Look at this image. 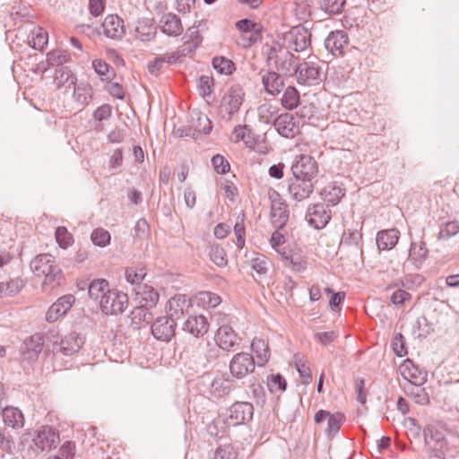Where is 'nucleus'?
Wrapping results in <instances>:
<instances>
[{"mask_svg": "<svg viewBox=\"0 0 459 459\" xmlns=\"http://www.w3.org/2000/svg\"><path fill=\"white\" fill-rule=\"evenodd\" d=\"M31 272L36 277H44L42 288L50 290L60 286L65 281L62 269L56 261V257L48 253L36 255L30 263Z\"/></svg>", "mask_w": 459, "mask_h": 459, "instance_id": "1", "label": "nucleus"}, {"mask_svg": "<svg viewBox=\"0 0 459 459\" xmlns=\"http://www.w3.org/2000/svg\"><path fill=\"white\" fill-rule=\"evenodd\" d=\"M424 443L431 459H446L450 450L449 442L444 432L435 425L429 424L422 430Z\"/></svg>", "mask_w": 459, "mask_h": 459, "instance_id": "2", "label": "nucleus"}, {"mask_svg": "<svg viewBox=\"0 0 459 459\" xmlns=\"http://www.w3.org/2000/svg\"><path fill=\"white\" fill-rule=\"evenodd\" d=\"M246 92L240 84L230 86L221 100L220 113L222 119L230 121L244 102Z\"/></svg>", "mask_w": 459, "mask_h": 459, "instance_id": "3", "label": "nucleus"}, {"mask_svg": "<svg viewBox=\"0 0 459 459\" xmlns=\"http://www.w3.org/2000/svg\"><path fill=\"white\" fill-rule=\"evenodd\" d=\"M254 405L248 402L236 401L226 410L225 422L232 427L246 425L253 420Z\"/></svg>", "mask_w": 459, "mask_h": 459, "instance_id": "4", "label": "nucleus"}, {"mask_svg": "<svg viewBox=\"0 0 459 459\" xmlns=\"http://www.w3.org/2000/svg\"><path fill=\"white\" fill-rule=\"evenodd\" d=\"M129 303L126 293L116 288L112 289L104 299L100 302V307L105 315L117 316L125 312Z\"/></svg>", "mask_w": 459, "mask_h": 459, "instance_id": "5", "label": "nucleus"}, {"mask_svg": "<svg viewBox=\"0 0 459 459\" xmlns=\"http://www.w3.org/2000/svg\"><path fill=\"white\" fill-rule=\"evenodd\" d=\"M255 368V359L248 352L236 353L230 361L229 369L230 377L234 379H242Z\"/></svg>", "mask_w": 459, "mask_h": 459, "instance_id": "6", "label": "nucleus"}, {"mask_svg": "<svg viewBox=\"0 0 459 459\" xmlns=\"http://www.w3.org/2000/svg\"><path fill=\"white\" fill-rule=\"evenodd\" d=\"M293 176L314 180L319 173L318 162L308 154L297 155L290 167Z\"/></svg>", "mask_w": 459, "mask_h": 459, "instance_id": "7", "label": "nucleus"}, {"mask_svg": "<svg viewBox=\"0 0 459 459\" xmlns=\"http://www.w3.org/2000/svg\"><path fill=\"white\" fill-rule=\"evenodd\" d=\"M306 221L316 230L324 229L332 218L329 204L317 203L309 204L306 212Z\"/></svg>", "mask_w": 459, "mask_h": 459, "instance_id": "8", "label": "nucleus"}, {"mask_svg": "<svg viewBox=\"0 0 459 459\" xmlns=\"http://www.w3.org/2000/svg\"><path fill=\"white\" fill-rule=\"evenodd\" d=\"M314 180L293 176L288 179V192L290 196L297 201L301 202L308 198L314 192Z\"/></svg>", "mask_w": 459, "mask_h": 459, "instance_id": "9", "label": "nucleus"}, {"mask_svg": "<svg viewBox=\"0 0 459 459\" xmlns=\"http://www.w3.org/2000/svg\"><path fill=\"white\" fill-rule=\"evenodd\" d=\"M315 422L320 424L327 420V428L325 433L329 438H332L336 433L339 432L340 429L345 422V415L342 412L331 413L325 410H319L315 414Z\"/></svg>", "mask_w": 459, "mask_h": 459, "instance_id": "10", "label": "nucleus"}, {"mask_svg": "<svg viewBox=\"0 0 459 459\" xmlns=\"http://www.w3.org/2000/svg\"><path fill=\"white\" fill-rule=\"evenodd\" d=\"M177 323L173 317L160 316L152 324V333L159 341L169 342L176 333Z\"/></svg>", "mask_w": 459, "mask_h": 459, "instance_id": "11", "label": "nucleus"}, {"mask_svg": "<svg viewBox=\"0 0 459 459\" xmlns=\"http://www.w3.org/2000/svg\"><path fill=\"white\" fill-rule=\"evenodd\" d=\"M321 69L317 64L304 61L296 67V79L299 84L311 85L320 80Z\"/></svg>", "mask_w": 459, "mask_h": 459, "instance_id": "12", "label": "nucleus"}, {"mask_svg": "<svg viewBox=\"0 0 459 459\" xmlns=\"http://www.w3.org/2000/svg\"><path fill=\"white\" fill-rule=\"evenodd\" d=\"M276 131L283 137L293 138L299 132V121L291 113H283L277 116L273 122Z\"/></svg>", "mask_w": 459, "mask_h": 459, "instance_id": "13", "label": "nucleus"}, {"mask_svg": "<svg viewBox=\"0 0 459 459\" xmlns=\"http://www.w3.org/2000/svg\"><path fill=\"white\" fill-rule=\"evenodd\" d=\"M32 441L41 451H49L59 442V432L51 426H42Z\"/></svg>", "mask_w": 459, "mask_h": 459, "instance_id": "14", "label": "nucleus"}, {"mask_svg": "<svg viewBox=\"0 0 459 459\" xmlns=\"http://www.w3.org/2000/svg\"><path fill=\"white\" fill-rule=\"evenodd\" d=\"M349 45V36L342 30L331 31L325 40V48L333 56H342Z\"/></svg>", "mask_w": 459, "mask_h": 459, "instance_id": "15", "label": "nucleus"}, {"mask_svg": "<svg viewBox=\"0 0 459 459\" xmlns=\"http://www.w3.org/2000/svg\"><path fill=\"white\" fill-rule=\"evenodd\" d=\"M75 298L72 294H66L60 297L55 303H53L46 313V320L48 323H54L59 319V317L66 315L71 309Z\"/></svg>", "mask_w": 459, "mask_h": 459, "instance_id": "16", "label": "nucleus"}, {"mask_svg": "<svg viewBox=\"0 0 459 459\" xmlns=\"http://www.w3.org/2000/svg\"><path fill=\"white\" fill-rule=\"evenodd\" d=\"M43 344L44 339L39 333L33 334L27 338L20 349L23 360L30 362L37 360L42 351Z\"/></svg>", "mask_w": 459, "mask_h": 459, "instance_id": "17", "label": "nucleus"}, {"mask_svg": "<svg viewBox=\"0 0 459 459\" xmlns=\"http://www.w3.org/2000/svg\"><path fill=\"white\" fill-rule=\"evenodd\" d=\"M310 38L311 33L302 24L292 27L286 34V39L293 45L292 49L296 52L305 50L311 43Z\"/></svg>", "mask_w": 459, "mask_h": 459, "instance_id": "18", "label": "nucleus"}, {"mask_svg": "<svg viewBox=\"0 0 459 459\" xmlns=\"http://www.w3.org/2000/svg\"><path fill=\"white\" fill-rule=\"evenodd\" d=\"M106 37L119 40L126 35L124 20L117 14H108L101 24Z\"/></svg>", "mask_w": 459, "mask_h": 459, "instance_id": "19", "label": "nucleus"}, {"mask_svg": "<svg viewBox=\"0 0 459 459\" xmlns=\"http://www.w3.org/2000/svg\"><path fill=\"white\" fill-rule=\"evenodd\" d=\"M214 340L216 345L225 351H233L235 346L238 345V334L229 325H222L218 328Z\"/></svg>", "mask_w": 459, "mask_h": 459, "instance_id": "20", "label": "nucleus"}, {"mask_svg": "<svg viewBox=\"0 0 459 459\" xmlns=\"http://www.w3.org/2000/svg\"><path fill=\"white\" fill-rule=\"evenodd\" d=\"M401 237L397 228L381 230L377 233L376 243L378 252L388 251L395 247Z\"/></svg>", "mask_w": 459, "mask_h": 459, "instance_id": "21", "label": "nucleus"}, {"mask_svg": "<svg viewBox=\"0 0 459 459\" xmlns=\"http://www.w3.org/2000/svg\"><path fill=\"white\" fill-rule=\"evenodd\" d=\"M290 219L289 204L286 201L273 204L270 210L271 223L275 229L284 230Z\"/></svg>", "mask_w": 459, "mask_h": 459, "instance_id": "22", "label": "nucleus"}, {"mask_svg": "<svg viewBox=\"0 0 459 459\" xmlns=\"http://www.w3.org/2000/svg\"><path fill=\"white\" fill-rule=\"evenodd\" d=\"M162 33L169 37H177L183 32L181 19L173 13H164L159 22Z\"/></svg>", "mask_w": 459, "mask_h": 459, "instance_id": "23", "label": "nucleus"}, {"mask_svg": "<svg viewBox=\"0 0 459 459\" xmlns=\"http://www.w3.org/2000/svg\"><path fill=\"white\" fill-rule=\"evenodd\" d=\"M84 344V337L75 331L65 335L60 342V351L65 356L77 353Z\"/></svg>", "mask_w": 459, "mask_h": 459, "instance_id": "24", "label": "nucleus"}, {"mask_svg": "<svg viewBox=\"0 0 459 459\" xmlns=\"http://www.w3.org/2000/svg\"><path fill=\"white\" fill-rule=\"evenodd\" d=\"M319 194L327 204L336 205L344 197L346 189L342 184L333 181L325 186Z\"/></svg>", "mask_w": 459, "mask_h": 459, "instance_id": "25", "label": "nucleus"}, {"mask_svg": "<svg viewBox=\"0 0 459 459\" xmlns=\"http://www.w3.org/2000/svg\"><path fill=\"white\" fill-rule=\"evenodd\" d=\"M235 389L234 379L231 377L214 378L210 386V394L216 399H223L228 397Z\"/></svg>", "mask_w": 459, "mask_h": 459, "instance_id": "26", "label": "nucleus"}, {"mask_svg": "<svg viewBox=\"0 0 459 459\" xmlns=\"http://www.w3.org/2000/svg\"><path fill=\"white\" fill-rule=\"evenodd\" d=\"M209 323L207 318L203 316H190L183 325V330L191 333L195 337L203 336L208 332Z\"/></svg>", "mask_w": 459, "mask_h": 459, "instance_id": "27", "label": "nucleus"}, {"mask_svg": "<svg viewBox=\"0 0 459 459\" xmlns=\"http://www.w3.org/2000/svg\"><path fill=\"white\" fill-rule=\"evenodd\" d=\"M262 82L265 91L273 96L279 94L284 87V81L281 75L274 71H268L264 74Z\"/></svg>", "mask_w": 459, "mask_h": 459, "instance_id": "28", "label": "nucleus"}, {"mask_svg": "<svg viewBox=\"0 0 459 459\" xmlns=\"http://www.w3.org/2000/svg\"><path fill=\"white\" fill-rule=\"evenodd\" d=\"M111 290L112 289L109 287L108 280L98 278L90 282L88 286V294L91 299L101 302V299H104L107 293L108 294Z\"/></svg>", "mask_w": 459, "mask_h": 459, "instance_id": "29", "label": "nucleus"}, {"mask_svg": "<svg viewBox=\"0 0 459 459\" xmlns=\"http://www.w3.org/2000/svg\"><path fill=\"white\" fill-rule=\"evenodd\" d=\"M137 295L141 298V305L147 308H153L159 302L160 294L157 290L148 284L138 286Z\"/></svg>", "mask_w": 459, "mask_h": 459, "instance_id": "30", "label": "nucleus"}, {"mask_svg": "<svg viewBox=\"0 0 459 459\" xmlns=\"http://www.w3.org/2000/svg\"><path fill=\"white\" fill-rule=\"evenodd\" d=\"M135 32L137 37L143 41H148L154 39L157 34V27L155 25L154 19H140L135 28Z\"/></svg>", "mask_w": 459, "mask_h": 459, "instance_id": "31", "label": "nucleus"}, {"mask_svg": "<svg viewBox=\"0 0 459 459\" xmlns=\"http://www.w3.org/2000/svg\"><path fill=\"white\" fill-rule=\"evenodd\" d=\"M341 243L346 246H354L358 249L360 257H363V234L360 230H345L342 233Z\"/></svg>", "mask_w": 459, "mask_h": 459, "instance_id": "32", "label": "nucleus"}, {"mask_svg": "<svg viewBox=\"0 0 459 459\" xmlns=\"http://www.w3.org/2000/svg\"><path fill=\"white\" fill-rule=\"evenodd\" d=\"M26 281L20 277L0 282V299L15 297L25 287Z\"/></svg>", "mask_w": 459, "mask_h": 459, "instance_id": "33", "label": "nucleus"}, {"mask_svg": "<svg viewBox=\"0 0 459 459\" xmlns=\"http://www.w3.org/2000/svg\"><path fill=\"white\" fill-rule=\"evenodd\" d=\"M212 407V402L203 396L194 401L193 411L201 418L202 422L205 423L213 419Z\"/></svg>", "mask_w": 459, "mask_h": 459, "instance_id": "34", "label": "nucleus"}, {"mask_svg": "<svg viewBox=\"0 0 459 459\" xmlns=\"http://www.w3.org/2000/svg\"><path fill=\"white\" fill-rule=\"evenodd\" d=\"M2 415L5 425L13 429L23 427L24 417L22 412L18 408L6 406L2 409Z\"/></svg>", "mask_w": 459, "mask_h": 459, "instance_id": "35", "label": "nucleus"}, {"mask_svg": "<svg viewBox=\"0 0 459 459\" xmlns=\"http://www.w3.org/2000/svg\"><path fill=\"white\" fill-rule=\"evenodd\" d=\"M230 426V425H228V423L225 422V418L221 420L220 417H217L212 419L206 424V431L211 437L218 441L226 436Z\"/></svg>", "mask_w": 459, "mask_h": 459, "instance_id": "36", "label": "nucleus"}, {"mask_svg": "<svg viewBox=\"0 0 459 459\" xmlns=\"http://www.w3.org/2000/svg\"><path fill=\"white\" fill-rule=\"evenodd\" d=\"M298 56H295L291 52L285 51L280 58L279 65H276L277 70L281 71L285 76H296V67L298 64Z\"/></svg>", "mask_w": 459, "mask_h": 459, "instance_id": "37", "label": "nucleus"}, {"mask_svg": "<svg viewBox=\"0 0 459 459\" xmlns=\"http://www.w3.org/2000/svg\"><path fill=\"white\" fill-rule=\"evenodd\" d=\"M76 81V76L72 73L69 67L61 66L60 68L56 69L54 82L56 84L58 89L64 86L70 88L71 86L75 85Z\"/></svg>", "mask_w": 459, "mask_h": 459, "instance_id": "38", "label": "nucleus"}, {"mask_svg": "<svg viewBox=\"0 0 459 459\" xmlns=\"http://www.w3.org/2000/svg\"><path fill=\"white\" fill-rule=\"evenodd\" d=\"M250 266L256 273L259 279H264L269 273L272 262L266 255L257 254L255 258L250 260Z\"/></svg>", "mask_w": 459, "mask_h": 459, "instance_id": "39", "label": "nucleus"}, {"mask_svg": "<svg viewBox=\"0 0 459 459\" xmlns=\"http://www.w3.org/2000/svg\"><path fill=\"white\" fill-rule=\"evenodd\" d=\"M251 350L258 359L257 365L264 366L270 359L268 343L262 338H255L251 343Z\"/></svg>", "mask_w": 459, "mask_h": 459, "instance_id": "40", "label": "nucleus"}, {"mask_svg": "<svg viewBox=\"0 0 459 459\" xmlns=\"http://www.w3.org/2000/svg\"><path fill=\"white\" fill-rule=\"evenodd\" d=\"M73 86L74 97L76 101L82 106V108L88 105L93 95V89L91 85L88 82H81L78 85L75 84Z\"/></svg>", "mask_w": 459, "mask_h": 459, "instance_id": "41", "label": "nucleus"}, {"mask_svg": "<svg viewBox=\"0 0 459 459\" xmlns=\"http://www.w3.org/2000/svg\"><path fill=\"white\" fill-rule=\"evenodd\" d=\"M190 127L194 133L198 134L199 138L202 134H209L212 132V123L207 115L198 112L196 113V118H193L192 126H190Z\"/></svg>", "mask_w": 459, "mask_h": 459, "instance_id": "42", "label": "nucleus"}, {"mask_svg": "<svg viewBox=\"0 0 459 459\" xmlns=\"http://www.w3.org/2000/svg\"><path fill=\"white\" fill-rule=\"evenodd\" d=\"M408 387L405 388V393L407 395L411 396L415 403L420 405H426L429 403V394L426 392L425 388H423L422 385L417 384H408Z\"/></svg>", "mask_w": 459, "mask_h": 459, "instance_id": "43", "label": "nucleus"}, {"mask_svg": "<svg viewBox=\"0 0 459 459\" xmlns=\"http://www.w3.org/2000/svg\"><path fill=\"white\" fill-rule=\"evenodd\" d=\"M233 134L236 135V142L243 141L247 147H253L257 143L255 134L247 125L237 126Z\"/></svg>", "mask_w": 459, "mask_h": 459, "instance_id": "44", "label": "nucleus"}, {"mask_svg": "<svg viewBox=\"0 0 459 459\" xmlns=\"http://www.w3.org/2000/svg\"><path fill=\"white\" fill-rule=\"evenodd\" d=\"M92 68L100 76L102 81L113 80L117 75L115 69L106 61L100 58L92 61Z\"/></svg>", "mask_w": 459, "mask_h": 459, "instance_id": "45", "label": "nucleus"}, {"mask_svg": "<svg viewBox=\"0 0 459 459\" xmlns=\"http://www.w3.org/2000/svg\"><path fill=\"white\" fill-rule=\"evenodd\" d=\"M281 101L282 107L288 110L296 108L300 101L299 91L294 86H288L284 91Z\"/></svg>", "mask_w": 459, "mask_h": 459, "instance_id": "46", "label": "nucleus"}, {"mask_svg": "<svg viewBox=\"0 0 459 459\" xmlns=\"http://www.w3.org/2000/svg\"><path fill=\"white\" fill-rule=\"evenodd\" d=\"M429 249L427 248L426 243L420 241L419 246L415 242L411 243L409 249V259H411L414 264H421L423 261L428 257Z\"/></svg>", "mask_w": 459, "mask_h": 459, "instance_id": "47", "label": "nucleus"}, {"mask_svg": "<svg viewBox=\"0 0 459 459\" xmlns=\"http://www.w3.org/2000/svg\"><path fill=\"white\" fill-rule=\"evenodd\" d=\"M212 66L221 74L230 75L236 71L235 63L225 56H215L212 61Z\"/></svg>", "mask_w": 459, "mask_h": 459, "instance_id": "48", "label": "nucleus"}, {"mask_svg": "<svg viewBox=\"0 0 459 459\" xmlns=\"http://www.w3.org/2000/svg\"><path fill=\"white\" fill-rule=\"evenodd\" d=\"M146 268L144 266H129L126 269L125 277L128 283L132 285H142L141 282L146 276Z\"/></svg>", "mask_w": 459, "mask_h": 459, "instance_id": "49", "label": "nucleus"}, {"mask_svg": "<svg viewBox=\"0 0 459 459\" xmlns=\"http://www.w3.org/2000/svg\"><path fill=\"white\" fill-rule=\"evenodd\" d=\"M459 233V221L456 220L448 221L440 223L439 233L437 235L438 240H447L450 238Z\"/></svg>", "mask_w": 459, "mask_h": 459, "instance_id": "50", "label": "nucleus"}, {"mask_svg": "<svg viewBox=\"0 0 459 459\" xmlns=\"http://www.w3.org/2000/svg\"><path fill=\"white\" fill-rule=\"evenodd\" d=\"M406 363V368L410 377L408 384L423 385L427 381V373L420 369L419 367L410 359H407Z\"/></svg>", "mask_w": 459, "mask_h": 459, "instance_id": "51", "label": "nucleus"}, {"mask_svg": "<svg viewBox=\"0 0 459 459\" xmlns=\"http://www.w3.org/2000/svg\"><path fill=\"white\" fill-rule=\"evenodd\" d=\"M70 55L65 50L54 49L47 54L48 66H59L70 61Z\"/></svg>", "mask_w": 459, "mask_h": 459, "instance_id": "52", "label": "nucleus"}, {"mask_svg": "<svg viewBox=\"0 0 459 459\" xmlns=\"http://www.w3.org/2000/svg\"><path fill=\"white\" fill-rule=\"evenodd\" d=\"M346 0H321L320 8L330 16L342 13Z\"/></svg>", "mask_w": 459, "mask_h": 459, "instance_id": "53", "label": "nucleus"}, {"mask_svg": "<svg viewBox=\"0 0 459 459\" xmlns=\"http://www.w3.org/2000/svg\"><path fill=\"white\" fill-rule=\"evenodd\" d=\"M210 259L219 267H225L228 264L227 253L225 249L218 244L211 246Z\"/></svg>", "mask_w": 459, "mask_h": 459, "instance_id": "54", "label": "nucleus"}, {"mask_svg": "<svg viewBox=\"0 0 459 459\" xmlns=\"http://www.w3.org/2000/svg\"><path fill=\"white\" fill-rule=\"evenodd\" d=\"M266 384L269 391L272 394L277 392H284L287 388V381L280 373L268 376Z\"/></svg>", "mask_w": 459, "mask_h": 459, "instance_id": "55", "label": "nucleus"}, {"mask_svg": "<svg viewBox=\"0 0 459 459\" xmlns=\"http://www.w3.org/2000/svg\"><path fill=\"white\" fill-rule=\"evenodd\" d=\"M55 238L58 246L63 249L72 246L74 241V236L65 226H58L56 228Z\"/></svg>", "mask_w": 459, "mask_h": 459, "instance_id": "56", "label": "nucleus"}, {"mask_svg": "<svg viewBox=\"0 0 459 459\" xmlns=\"http://www.w3.org/2000/svg\"><path fill=\"white\" fill-rule=\"evenodd\" d=\"M278 108L269 103L262 104L258 107L259 120L264 124H271L273 122L275 116L278 113Z\"/></svg>", "mask_w": 459, "mask_h": 459, "instance_id": "57", "label": "nucleus"}, {"mask_svg": "<svg viewBox=\"0 0 459 459\" xmlns=\"http://www.w3.org/2000/svg\"><path fill=\"white\" fill-rule=\"evenodd\" d=\"M282 51V47L279 43H275L273 46L265 45L263 48V54L266 56L265 62L267 66H271L273 62L275 65H279L280 58L282 56H279L278 53Z\"/></svg>", "mask_w": 459, "mask_h": 459, "instance_id": "58", "label": "nucleus"}, {"mask_svg": "<svg viewBox=\"0 0 459 459\" xmlns=\"http://www.w3.org/2000/svg\"><path fill=\"white\" fill-rule=\"evenodd\" d=\"M151 309L152 308H147L143 305L134 307L131 312L133 323L140 324L145 322L146 324H150L153 319Z\"/></svg>", "mask_w": 459, "mask_h": 459, "instance_id": "59", "label": "nucleus"}, {"mask_svg": "<svg viewBox=\"0 0 459 459\" xmlns=\"http://www.w3.org/2000/svg\"><path fill=\"white\" fill-rule=\"evenodd\" d=\"M235 26L241 32H255L256 35H261V25L250 19H241L235 23Z\"/></svg>", "mask_w": 459, "mask_h": 459, "instance_id": "60", "label": "nucleus"}, {"mask_svg": "<svg viewBox=\"0 0 459 459\" xmlns=\"http://www.w3.org/2000/svg\"><path fill=\"white\" fill-rule=\"evenodd\" d=\"M91 241L94 245L104 247L110 243V233L102 228L94 230L91 235Z\"/></svg>", "mask_w": 459, "mask_h": 459, "instance_id": "61", "label": "nucleus"}, {"mask_svg": "<svg viewBox=\"0 0 459 459\" xmlns=\"http://www.w3.org/2000/svg\"><path fill=\"white\" fill-rule=\"evenodd\" d=\"M254 400L257 405L264 406L266 402V394L264 385L255 379L249 385Z\"/></svg>", "mask_w": 459, "mask_h": 459, "instance_id": "62", "label": "nucleus"}, {"mask_svg": "<svg viewBox=\"0 0 459 459\" xmlns=\"http://www.w3.org/2000/svg\"><path fill=\"white\" fill-rule=\"evenodd\" d=\"M392 349L397 357H404L407 355V346L404 336L401 333H395L392 340Z\"/></svg>", "mask_w": 459, "mask_h": 459, "instance_id": "63", "label": "nucleus"}, {"mask_svg": "<svg viewBox=\"0 0 459 459\" xmlns=\"http://www.w3.org/2000/svg\"><path fill=\"white\" fill-rule=\"evenodd\" d=\"M32 35L31 47L35 49H42L48 43V32L43 28L38 27Z\"/></svg>", "mask_w": 459, "mask_h": 459, "instance_id": "64", "label": "nucleus"}]
</instances>
